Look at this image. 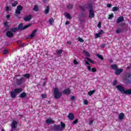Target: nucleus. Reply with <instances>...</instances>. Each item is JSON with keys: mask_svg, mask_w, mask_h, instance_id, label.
Segmentation results:
<instances>
[{"mask_svg": "<svg viewBox=\"0 0 131 131\" xmlns=\"http://www.w3.org/2000/svg\"><path fill=\"white\" fill-rule=\"evenodd\" d=\"M67 8H68L69 9H72V8H73V5H72V4H69V5L67 6Z\"/></svg>", "mask_w": 131, "mask_h": 131, "instance_id": "473e14b6", "label": "nucleus"}, {"mask_svg": "<svg viewBox=\"0 0 131 131\" xmlns=\"http://www.w3.org/2000/svg\"><path fill=\"white\" fill-rule=\"evenodd\" d=\"M54 121L52 120V119H48L46 120V123L48 124H50V123H53Z\"/></svg>", "mask_w": 131, "mask_h": 131, "instance_id": "6ab92c4d", "label": "nucleus"}, {"mask_svg": "<svg viewBox=\"0 0 131 131\" xmlns=\"http://www.w3.org/2000/svg\"><path fill=\"white\" fill-rule=\"evenodd\" d=\"M77 122H78V120H76L74 121V122H73V123L74 124H76V123H77Z\"/></svg>", "mask_w": 131, "mask_h": 131, "instance_id": "3c124183", "label": "nucleus"}, {"mask_svg": "<svg viewBox=\"0 0 131 131\" xmlns=\"http://www.w3.org/2000/svg\"><path fill=\"white\" fill-rule=\"evenodd\" d=\"M122 31V30H121V29H118L116 30V33H120V32H121Z\"/></svg>", "mask_w": 131, "mask_h": 131, "instance_id": "4c0bfd02", "label": "nucleus"}, {"mask_svg": "<svg viewBox=\"0 0 131 131\" xmlns=\"http://www.w3.org/2000/svg\"><path fill=\"white\" fill-rule=\"evenodd\" d=\"M60 124H61V130H63L64 128H65V126H66V125L65 124L63 123V122H60Z\"/></svg>", "mask_w": 131, "mask_h": 131, "instance_id": "b1692460", "label": "nucleus"}, {"mask_svg": "<svg viewBox=\"0 0 131 131\" xmlns=\"http://www.w3.org/2000/svg\"><path fill=\"white\" fill-rule=\"evenodd\" d=\"M85 63L86 65H90V63L86 60H85Z\"/></svg>", "mask_w": 131, "mask_h": 131, "instance_id": "13d9d810", "label": "nucleus"}, {"mask_svg": "<svg viewBox=\"0 0 131 131\" xmlns=\"http://www.w3.org/2000/svg\"><path fill=\"white\" fill-rule=\"evenodd\" d=\"M6 17H7V19H9V18H10V15L8 14L6 16Z\"/></svg>", "mask_w": 131, "mask_h": 131, "instance_id": "e2e57ef3", "label": "nucleus"}, {"mask_svg": "<svg viewBox=\"0 0 131 131\" xmlns=\"http://www.w3.org/2000/svg\"><path fill=\"white\" fill-rule=\"evenodd\" d=\"M23 10V7L21 5H18L17 7V8L15 10L16 14H17L18 15L21 14V11Z\"/></svg>", "mask_w": 131, "mask_h": 131, "instance_id": "20e7f679", "label": "nucleus"}, {"mask_svg": "<svg viewBox=\"0 0 131 131\" xmlns=\"http://www.w3.org/2000/svg\"><path fill=\"white\" fill-rule=\"evenodd\" d=\"M98 33L101 35V34H104V31L103 30H100Z\"/></svg>", "mask_w": 131, "mask_h": 131, "instance_id": "c03bdc74", "label": "nucleus"}, {"mask_svg": "<svg viewBox=\"0 0 131 131\" xmlns=\"http://www.w3.org/2000/svg\"><path fill=\"white\" fill-rule=\"evenodd\" d=\"M49 24L50 25H53V24L54 22H55V20H54V18H51L49 20Z\"/></svg>", "mask_w": 131, "mask_h": 131, "instance_id": "aec40b11", "label": "nucleus"}, {"mask_svg": "<svg viewBox=\"0 0 131 131\" xmlns=\"http://www.w3.org/2000/svg\"><path fill=\"white\" fill-rule=\"evenodd\" d=\"M113 17H114V16H113V14H110L109 17L108 18V20H111V19H112L113 18Z\"/></svg>", "mask_w": 131, "mask_h": 131, "instance_id": "e433bc0d", "label": "nucleus"}, {"mask_svg": "<svg viewBox=\"0 0 131 131\" xmlns=\"http://www.w3.org/2000/svg\"><path fill=\"white\" fill-rule=\"evenodd\" d=\"M53 93L54 94V97L55 99H60V98L62 97V92L59 91V89H58V88H54Z\"/></svg>", "mask_w": 131, "mask_h": 131, "instance_id": "f257e3e1", "label": "nucleus"}, {"mask_svg": "<svg viewBox=\"0 0 131 131\" xmlns=\"http://www.w3.org/2000/svg\"><path fill=\"white\" fill-rule=\"evenodd\" d=\"M49 12H50V7L47 6L45 9V14H49Z\"/></svg>", "mask_w": 131, "mask_h": 131, "instance_id": "412c9836", "label": "nucleus"}, {"mask_svg": "<svg viewBox=\"0 0 131 131\" xmlns=\"http://www.w3.org/2000/svg\"><path fill=\"white\" fill-rule=\"evenodd\" d=\"M124 20V18H123V16H120L117 19L116 22L118 24L119 23H120V22H123Z\"/></svg>", "mask_w": 131, "mask_h": 131, "instance_id": "9b49d317", "label": "nucleus"}, {"mask_svg": "<svg viewBox=\"0 0 131 131\" xmlns=\"http://www.w3.org/2000/svg\"><path fill=\"white\" fill-rule=\"evenodd\" d=\"M92 72H96L97 71V69L95 68H92Z\"/></svg>", "mask_w": 131, "mask_h": 131, "instance_id": "49530a36", "label": "nucleus"}, {"mask_svg": "<svg viewBox=\"0 0 131 131\" xmlns=\"http://www.w3.org/2000/svg\"><path fill=\"white\" fill-rule=\"evenodd\" d=\"M116 83H117V81H116V80H115L113 82L114 85H116Z\"/></svg>", "mask_w": 131, "mask_h": 131, "instance_id": "8fccbe9b", "label": "nucleus"}, {"mask_svg": "<svg viewBox=\"0 0 131 131\" xmlns=\"http://www.w3.org/2000/svg\"><path fill=\"white\" fill-rule=\"evenodd\" d=\"M113 11H114V12H117V11H118V7H114L113 8Z\"/></svg>", "mask_w": 131, "mask_h": 131, "instance_id": "2f4dec72", "label": "nucleus"}, {"mask_svg": "<svg viewBox=\"0 0 131 131\" xmlns=\"http://www.w3.org/2000/svg\"><path fill=\"white\" fill-rule=\"evenodd\" d=\"M20 46H21V47H24V44H21V45H20Z\"/></svg>", "mask_w": 131, "mask_h": 131, "instance_id": "69168bd1", "label": "nucleus"}, {"mask_svg": "<svg viewBox=\"0 0 131 131\" xmlns=\"http://www.w3.org/2000/svg\"><path fill=\"white\" fill-rule=\"evenodd\" d=\"M33 10H34V11H38V6H37V5H35L34 6Z\"/></svg>", "mask_w": 131, "mask_h": 131, "instance_id": "c9c22d12", "label": "nucleus"}, {"mask_svg": "<svg viewBox=\"0 0 131 131\" xmlns=\"http://www.w3.org/2000/svg\"><path fill=\"white\" fill-rule=\"evenodd\" d=\"M93 122H94V120H90L89 122V124H90V125H91V124H92L93 123Z\"/></svg>", "mask_w": 131, "mask_h": 131, "instance_id": "603ef678", "label": "nucleus"}, {"mask_svg": "<svg viewBox=\"0 0 131 131\" xmlns=\"http://www.w3.org/2000/svg\"><path fill=\"white\" fill-rule=\"evenodd\" d=\"M53 129L55 130H60L62 131V129L61 128V126L58 125H54L53 126Z\"/></svg>", "mask_w": 131, "mask_h": 131, "instance_id": "1a4fd4ad", "label": "nucleus"}, {"mask_svg": "<svg viewBox=\"0 0 131 131\" xmlns=\"http://www.w3.org/2000/svg\"><path fill=\"white\" fill-rule=\"evenodd\" d=\"M17 28H14L11 29V31H12V32H16V31H17Z\"/></svg>", "mask_w": 131, "mask_h": 131, "instance_id": "58836bf2", "label": "nucleus"}, {"mask_svg": "<svg viewBox=\"0 0 131 131\" xmlns=\"http://www.w3.org/2000/svg\"><path fill=\"white\" fill-rule=\"evenodd\" d=\"M18 5V2L15 1L12 4V7H16Z\"/></svg>", "mask_w": 131, "mask_h": 131, "instance_id": "7c9ffc66", "label": "nucleus"}, {"mask_svg": "<svg viewBox=\"0 0 131 131\" xmlns=\"http://www.w3.org/2000/svg\"><path fill=\"white\" fill-rule=\"evenodd\" d=\"M32 18V15H28L24 18L25 21H30V19Z\"/></svg>", "mask_w": 131, "mask_h": 131, "instance_id": "f3484780", "label": "nucleus"}, {"mask_svg": "<svg viewBox=\"0 0 131 131\" xmlns=\"http://www.w3.org/2000/svg\"><path fill=\"white\" fill-rule=\"evenodd\" d=\"M14 34L11 31L7 32L6 33V36L7 37H13Z\"/></svg>", "mask_w": 131, "mask_h": 131, "instance_id": "4468645a", "label": "nucleus"}, {"mask_svg": "<svg viewBox=\"0 0 131 131\" xmlns=\"http://www.w3.org/2000/svg\"><path fill=\"white\" fill-rule=\"evenodd\" d=\"M41 96L42 97V98H47V94H42L41 95Z\"/></svg>", "mask_w": 131, "mask_h": 131, "instance_id": "79ce46f5", "label": "nucleus"}, {"mask_svg": "<svg viewBox=\"0 0 131 131\" xmlns=\"http://www.w3.org/2000/svg\"><path fill=\"white\" fill-rule=\"evenodd\" d=\"M25 82V78H21L20 79H17L16 81V83L17 84H21L23 82Z\"/></svg>", "mask_w": 131, "mask_h": 131, "instance_id": "6e6552de", "label": "nucleus"}, {"mask_svg": "<svg viewBox=\"0 0 131 131\" xmlns=\"http://www.w3.org/2000/svg\"><path fill=\"white\" fill-rule=\"evenodd\" d=\"M106 6L107 8H111V4H107Z\"/></svg>", "mask_w": 131, "mask_h": 131, "instance_id": "4d7b16f0", "label": "nucleus"}, {"mask_svg": "<svg viewBox=\"0 0 131 131\" xmlns=\"http://www.w3.org/2000/svg\"><path fill=\"white\" fill-rule=\"evenodd\" d=\"M95 16V13H94V10H93V8L92 6L89 7V18L90 19H93Z\"/></svg>", "mask_w": 131, "mask_h": 131, "instance_id": "7ed1b4c3", "label": "nucleus"}, {"mask_svg": "<svg viewBox=\"0 0 131 131\" xmlns=\"http://www.w3.org/2000/svg\"><path fill=\"white\" fill-rule=\"evenodd\" d=\"M14 92L16 94H19V93H21V92H22V88L15 89L14 90Z\"/></svg>", "mask_w": 131, "mask_h": 131, "instance_id": "a211bd4d", "label": "nucleus"}, {"mask_svg": "<svg viewBox=\"0 0 131 131\" xmlns=\"http://www.w3.org/2000/svg\"><path fill=\"white\" fill-rule=\"evenodd\" d=\"M56 53L58 55H61V54H62V53H63V51L62 50H57Z\"/></svg>", "mask_w": 131, "mask_h": 131, "instance_id": "c756f323", "label": "nucleus"}, {"mask_svg": "<svg viewBox=\"0 0 131 131\" xmlns=\"http://www.w3.org/2000/svg\"><path fill=\"white\" fill-rule=\"evenodd\" d=\"M116 88L117 90H118V91L121 92V93H123V94H124V92L125 90H124V88L122 86L120 85H118L116 86Z\"/></svg>", "mask_w": 131, "mask_h": 131, "instance_id": "0eeeda50", "label": "nucleus"}, {"mask_svg": "<svg viewBox=\"0 0 131 131\" xmlns=\"http://www.w3.org/2000/svg\"><path fill=\"white\" fill-rule=\"evenodd\" d=\"M124 94L131 95V89L125 91Z\"/></svg>", "mask_w": 131, "mask_h": 131, "instance_id": "5701e85b", "label": "nucleus"}, {"mask_svg": "<svg viewBox=\"0 0 131 131\" xmlns=\"http://www.w3.org/2000/svg\"><path fill=\"white\" fill-rule=\"evenodd\" d=\"M16 93L14 92V91H11L10 93V96L12 99L16 98Z\"/></svg>", "mask_w": 131, "mask_h": 131, "instance_id": "dca6fc26", "label": "nucleus"}, {"mask_svg": "<svg viewBox=\"0 0 131 131\" xmlns=\"http://www.w3.org/2000/svg\"><path fill=\"white\" fill-rule=\"evenodd\" d=\"M83 54H84V55H85V56H87V57H90V53L88 52H87L86 51L84 50L83 51Z\"/></svg>", "mask_w": 131, "mask_h": 131, "instance_id": "393cba45", "label": "nucleus"}, {"mask_svg": "<svg viewBox=\"0 0 131 131\" xmlns=\"http://www.w3.org/2000/svg\"><path fill=\"white\" fill-rule=\"evenodd\" d=\"M24 77H26V78H29L30 77V75L29 74H26L24 75Z\"/></svg>", "mask_w": 131, "mask_h": 131, "instance_id": "72a5a7b5", "label": "nucleus"}, {"mask_svg": "<svg viewBox=\"0 0 131 131\" xmlns=\"http://www.w3.org/2000/svg\"><path fill=\"white\" fill-rule=\"evenodd\" d=\"M84 105H88V104H89V101H88V100H84Z\"/></svg>", "mask_w": 131, "mask_h": 131, "instance_id": "a18cd8bd", "label": "nucleus"}, {"mask_svg": "<svg viewBox=\"0 0 131 131\" xmlns=\"http://www.w3.org/2000/svg\"><path fill=\"white\" fill-rule=\"evenodd\" d=\"M79 41H80V42H83L84 40L83 39H82V38H80V37H79L78 38Z\"/></svg>", "mask_w": 131, "mask_h": 131, "instance_id": "a19ab883", "label": "nucleus"}, {"mask_svg": "<svg viewBox=\"0 0 131 131\" xmlns=\"http://www.w3.org/2000/svg\"><path fill=\"white\" fill-rule=\"evenodd\" d=\"M95 92H96L95 90L91 91L89 92L88 94L89 96H92V95L95 93Z\"/></svg>", "mask_w": 131, "mask_h": 131, "instance_id": "a878e982", "label": "nucleus"}, {"mask_svg": "<svg viewBox=\"0 0 131 131\" xmlns=\"http://www.w3.org/2000/svg\"><path fill=\"white\" fill-rule=\"evenodd\" d=\"M125 80H126V82H127L128 83H130V82H131V74H128L126 76Z\"/></svg>", "mask_w": 131, "mask_h": 131, "instance_id": "423d86ee", "label": "nucleus"}, {"mask_svg": "<svg viewBox=\"0 0 131 131\" xmlns=\"http://www.w3.org/2000/svg\"><path fill=\"white\" fill-rule=\"evenodd\" d=\"M4 26H5V27H8V22L5 21V22L4 23Z\"/></svg>", "mask_w": 131, "mask_h": 131, "instance_id": "09e8293b", "label": "nucleus"}, {"mask_svg": "<svg viewBox=\"0 0 131 131\" xmlns=\"http://www.w3.org/2000/svg\"><path fill=\"white\" fill-rule=\"evenodd\" d=\"M100 35H101L99 33L96 34V35H95V38H99V37H100Z\"/></svg>", "mask_w": 131, "mask_h": 131, "instance_id": "ea45409f", "label": "nucleus"}, {"mask_svg": "<svg viewBox=\"0 0 131 131\" xmlns=\"http://www.w3.org/2000/svg\"><path fill=\"white\" fill-rule=\"evenodd\" d=\"M74 99H75V97L74 96H72L71 98V100H74Z\"/></svg>", "mask_w": 131, "mask_h": 131, "instance_id": "bf43d9fd", "label": "nucleus"}, {"mask_svg": "<svg viewBox=\"0 0 131 131\" xmlns=\"http://www.w3.org/2000/svg\"><path fill=\"white\" fill-rule=\"evenodd\" d=\"M65 17H66L67 19H71V16H70V14H69V13H66Z\"/></svg>", "mask_w": 131, "mask_h": 131, "instance_id": "bb28decb", "label": "nucleus"}, {"mask_svg": "<svg viewBox=\"0 0 131 131\" xmlns=\"http://www.w3.org/2000/svg\"><path fill=\"white\" fill-rule=\"evenodd\" d=\"M36 32H37V30H34L30 35L28 36V38H33L36 35Z\"/></svg>", "mask_w": 131, "mask_h": 131, "instance_id": "39448f33", "label": "nucleus"}, {"mask_svg": "<svg viewBox=\"0 0 131 131\" xmlns=\"http://www.w3.org/2000/svg\"><path fill=\"white\" fill-rule=\"evenodd\" d=\"M2 131H5V129H2Z\"/></svg>", "mask_w": 131, "mask_h": 131, "instance_id": "774afa93", "label": "nucleus"}, {"mask_svg": "<svg viewBox=\"0 0 131 131\" xmlns=\"http://www.w3.org/2000/svg\"><path fill=\"white\" fill-rule=\"evenodd\" d=\"M11 9H10V7L7 6L6 7V11H10Z\"/></svg>", "mask_w": 131, "mask_h": 131, "instance_id": "864d4df0", "label": "nucleus"}, {"mask_svg": "<svg viewBox=\"0 0 131 131\" xmlns=\"http://www.w3.org/2000/svg\"><path fill=\"white\" fill-rule=\"evenodd\" d=\"M74 63L75 64H78V62H77V61L76 60H74Z\"/></svg>", "mask_w": 131, "mask_h": 131, "instance_id": "5fc2aeb1", "label": "nucleus"}, {"mask_svg": "<svg viewBox=\"0 0 131 131\" xmlns=\"http://www.w3.org/2000/svg\"><path fill=\"white\" fill-rule=\"evenodd\" d=\"M68 117L70 120H73L74 119V115L72 113H69Z\"/></svg>", "mask_w": 131, "mask_h": 131, "instance_id": "ddd939ff", "label": "nucleus"}, {"mask_svg": "<svg viewBox=\"0 0 131 131\" xmlns=\"http://www.w3.org/2000/svg\"><path fill=\"white\" fill-rule=\"evenodd\" d=\"M118 118L119 120H122L124 118V114L123 113H121L119 115Z\"/></svg>", "mask_w": 131, "mask_h": 131, "instance_id": "2eb2a0df", "label": "nucleus"}, {"mask_svg": "<svg viewBox=\"0 0 131 131\" xmlns=\"http://www.w3.org/2000/svg\"><path fill=\"white\" fill-rule=\"evenodd\" d=\"M87 69L89 70V71H91V70H92V68L89 66H87Z\"/></svg>", "mask_w": 131, "mask_h": 131, "instance_id": "de8ad7c7", "label": "nucleus"}, {"mask_svg": "<svg viewBox=\"0 0 131 131\" xmlns=\"http://www.w3.org/2000/svg\"><path fill=\"white\" fill-rule=\"evenodd\" d=\"M25 97H26V93L25 92H23L19 95V98H25Z\"/></svg>", "mask_w": 131, "mask_h": 131, "instance_id": "4be33fe9", "label": "nucleus"}, {"mask_svg": "<svg viewBox=\"0 0 131 131\" xmlns=\"http://www.w3.org/2000/svg\"><path fill=\"white\" fill-rule=\"evenodd\" d=\"M8 53H9V51H8V50H5L3 52V54L5 55L8 54Z\"/></svg>", "mask_w": 131, "mask_h": 131, "instance_id": "37998d69", "label": "nucleus"}, {"mask_svg": "<svg viewBox=\"0 0 131 131\" xmlns=\"http://www.w3.org/2000/svg\"><path fill=\"white\" fill-rule=\"evenodd\" d=\"M67 44H68V45H71V41H67Z\"/></svg>", "mask_w": 131, "mask_h": 131, "instance_id": "052dcab7", "label": "nucleus"}, {"mask_svg": "<svg viewBox=\"0 0 131 131\" xmlns=\"http://www.w3.org/2000/svg\"><path fill=\"white\" fill-rule=\"evenodd\" d=\"M43 3H47V1L46 0H43Z\"/></svg>", "mask_w": 131, "mask_h": 131, "instance_id": "338daca9", "label": "nucleus"}, {"mask_svg": "<svg viewBox=\"0 0 131 131\" xmlns=\"http://www.w3.org/2000/svg\"><path fill=\"white\" fill-rule=\"evenodd\" d=\"M122 71H123V70L122 69H117L115 71L116 75H119V74H120V73H121Z\"/></svg>", "mask_w": 131, "mask_h": 131, "instance_id": "f8f14e48", "label": "nucleus"}, {"mask_svg": "<svg viewBox=\"0 0 131 131\" xmlns=\"http://www.w3.org/2000/svg\"><path fill=\"white\" fill-rule=\"evenodd\" d=\"M127 69H130V67H127Z\"/></svg>", "mask_w": 131, "mask_h": 131, "instance_id": "0e129e2a", "label": "nucleus"}, {"mask_svg": "<svg viewBox=\"0 0 131 131\" xmlns=\"http://www.w3.org/2000/svg\"><path fill=\"white\" fill-rule=\"evenodd\" d=\"M111 67L114 70H116L117 69V66L116 64H113L111 66Z\"/></svg>", "mask_w": 131, "mask_h": 131, "instance_id": "c85d7f7f", "label": "nucleus"}, {"mask_svg": "<svg viewBox=\"0 0 131 131\" xmlns=\"http://www.w3.org/2000/svg\"><path fill=\"white\" fill-rule=\"evenodd\" d=\"M97 57H98V58L100 59V60H101L102 61L104 60V58H103V56L100 54H97Z\"/></svg>", "mask_w": 131, "mask_h": 131, "instance_id": "cd10ccee", "label": "nucleus"}, {"mask_svg": "<svg viewBox=\"0 0 131 131\" xmlns=\"http://www.w3.org/2000/svg\"><path fill=\"white\" fill-rule=\"evenodd\" d=\"M31 26V24H29L26 26H25L23 27V25L22 24H20L18 27L17 28L19 29V30H23L24 29H26V28H28V27H30Z\"/></svg>", "mask_w": 131, "mask_h": 131, "instance_id": "f03ea898", "label": "nucleus"}, {"mask_svg": "<svg viewBox=\"0 0 131 131\" xmlns=\"http://www.w3.org/2000/svg\"><path fill=\"white\" fill-rule=\"evenodd\" d=\"M69 23H70L69 21H67L66 22V25H68V24H69Z\"/></svg>", "mask_w": 131, "mask_h": 131, "instance_id": "680f3d73", "label": "nucleus"}, {"mask_svg": "<svg viewBox=\"0 0 131 131\" xmlns=\"http://www.w3.org/2000/svg\"><path fill=\"white\" fill-rule=\"evenodd\" d=\"M64 95H70L71 94V91L69 89H66L63 91Z\"/></svg>", "mask_w": 131, "mask_h": 131, "instance_id": "9d476101", "label": "nucleus"}, {"mask_svg": "<svg viewBox=\"0 0 131 131\" xmlns=\"http://www.w3.org/2000/svg\"><path fill=\"white\" fill-rule=\"evenodd\" d=\"M97 27H98V28H101V23H99L98 24V25H97Z\"/></svg>", "mask_w": 131, "mask_h": 131, "instance_id": "6e6d98bb", "label": "nucleus"}, {"mask_svg": "<svg viewBox=\"0 0 131 131\" xmlns=\"http://www.w3.org/2000/svg\"><path fill=\"white\" fill-rule=\"evenodd\" d=\"M85 59L89 61V62H90V63H94V61L91 60V59H90V58L89 57H86Z\"/></svg>", "mask_w": 131, "mask_h": 131, "instance_id": "f704fd0d", "label": "nucleus"}]
</instances>
